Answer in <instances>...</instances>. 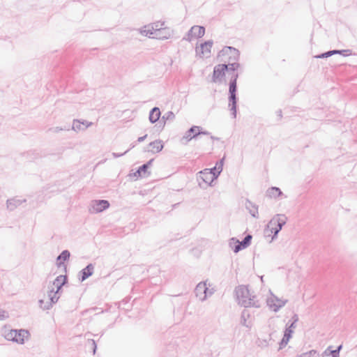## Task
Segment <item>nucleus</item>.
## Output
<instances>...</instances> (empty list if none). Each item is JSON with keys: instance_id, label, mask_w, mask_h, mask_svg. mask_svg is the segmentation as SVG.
I'll use <instances>...</instances> for the list:
<instances>
[{"instance_id": "obj_1", "label": "nucleus", "mask_w": 357, "mask_h": 357, "mask_svg": "<svg viewBox=\"0 0 357 357\" xmlns=\"http://www.w3.org/2000/svg\"><path fill=\"white\" fill-rule=\"evenodd\" d=\"M222 161L216 163L213 169H205L199 173V184L205 188L209 186L222 170Z\"/></svg>"}, {"instance_id": "obj_2", "label": "nucleus", "mask_w": 357, "mask_h": 357, "mask_svg": "<svg viewBox=\"0 0 357 357\" xmlns=\"http://www.w3.org/2000/svg\"><path fill=\"white\" fill-rule=\"evenodd\" d=\"M66 275H61L58 276L53 282L50 284L46 291L47 298H45L46 303L50 304L56 303L58 299V292L61 287L66 282Z\"/></svg>"}, {"instance_id": "obj_3", "label": "nucleus", "mask_w": 357, "mask_h": 357, "mask_svg": "<svg viewBox=\"0 0 357 357\" xmlns=\"http://www.w3.org/2000/svg\"><path fill=\"white\" fill-rule=\"evenodd\" d=\"M239 67L237 63L227 64L216 65L214 68L211 76V81L213 83H219L224 80L226 73L229 70L235 71Z\"/></svg>"}, {"instance_id": "obj_4", "label": "nucleus", "mask_w": 357, "mask_h": 357, "mask_svg": "<svg viewBox=\"0 0 357 357\" xmlns=\"http://www.w3.org/2000/svg\"><path fill=\"white\" fill-rule=\"evenodd\" d=\"M236 296L238 303L244 307H250L253 305L255 295L248 287L241 285L236 289Z\"/></svg>"}, {"instance_id": "obj_5", "label": "nucleus", "mask_w": 357, "mask_h": 357, "mask_svg": "<svg viewBox=\"0 0 357 357\" xmlns=\"http://www.w3.org/2000/svg\"><path fill=\"white\" fill-rule=\"evenodd\" d=\"M4 335L8 340L23 344L29 338V333L25 330H9L5 333Z\"/></svg>"}, {"instance_id": "obj_6", "label": "nucleus", "mask_w": 357, "mask_h": 357, "mask_svg": "<svg viewBox=\"0 0 357 357\" xmlns=\"http://www.w3.org/2000/svg\"><path fill=\"white\" fill-rule=\"evenodd\" d=\"M213 42L211 40L201 43L196 47V54L200 58H208L210 56L213 47Z\"/></svg>"}, {"instance_id": "obj_7", "label": "nucleus", "mask_w": 357, "mask_h": 357, "mask_svg": "<svg viewBox=\"0 0 357 357\" xmlns=\"http://www.w3.org/2000/svg\"><path fill=\"white\" fill-rule=\"evenodd\" d=\"M251 239V235H248L241 242L235 238H231L230 244L234 252H238L241 250L247 248L250 244Z\"/></svg>"}, {"instance_id": "obj_8", "label": "nucleus", "mask_w": 357, "mask_h": 357, "mask_svg": "<svg viewBox=\"0 0 357 357\" xmlns=\"http://www.w3.org/2000/svg\"><path fill=\"white\" fill-rule=\"evenodd\" d=\"M205 34V29L202 26H193L188 33V40H192L202 38Z\"/></svg>"}, {"instance_id": "obj_9", "label": "nucleus", "mask_w": 357, "mask_h": 357, "mask_svg": "<svg viewBox=\"0 0 357 357\" xmlns=\"http://www.w3.org/2000/svg\"><path fill=\"white\" fill-rule=\"evenodd\" d=\"M283 224H284V220L281 219L280 217H276L269 222L268 228L276 235L282 229Z\"/></svg>"}, {"instance_id": "obj_10", "label": "nucleus", "mask_w": 357, "mask_h": 357, "mask_svg": "<svg viewBox=\"0 0 357 357\" xmlns=\"http://www.w3.org/2000/svg\"><path fill=\"white\" fill-rule=\"evenodd\" d=\"M238 74L234 73L232 79L229 83V93H230V99L232 101V107L234 109L236 108V84H237Z\"/></svg>"}, {"instance_id": "obj_11", "label": "nucleus", "mask_w": 357, "mask_h": 357, "mask_svg": "<svg viewBox=\"0 0 357 357\" xmlns=\"http://www.w3.org/2000/svg\"><path fill=\"white\" fill-rule=\"evenodd\" d=\"M285 304V301L278 299L275 297L270 298L268 300V305L271 310L274 312H277L281 307H282Z\"/></svg>"}, {"instance_id": "obj_12", "label": "nucleus", "mask_w": 357, "mask_h": 357, "mask_svg": "<svg viewBox=\"0 0 357 357\" xmlns=\"http://www.w3.org/2000/svg\"><path fill=\"white\" fill-rule=\"evenodd\" d=\"M295 328V323H292L289 327L286 329L284 331V337L280 343V348L285 347L287 344L288 342L292 336V334L294 333Z\"/></svg>"}, {"instance_id": "obj_13", "label": "nucleus", "mask_w": 357, "mask_h": 357, "mask_svg": "<svg viewBox=\"0 0 357 357\" xmlns=\"http://www.w3.org/2000/svg\"><path fill=\"white\" fill-rule=\"evenodd\" d=\"M109 206V204L106 200H98L95 201L93 203V211L98 213L101 212L103 210L107 208Z\"/></svg>"}, {"instance_id": "obj_14", "label": "nucleus", "mask_w": 357, "mask_h": 357, "mask_svg": "<svg viewBox=\"0 0 357 357\" xmlns=\"http://www.w3.org/2000/svg\"><path fill=\"white\" fill-rule=\"evenodd\" d=\"M200 133L201 128L199 126H193L188 131L186 135L184 136V139L186 141H189Z\"/></svg>"}, {"instance_id": "obj_15", "label": "nucleus", "mask_w": 357, "mask_h": 357, "mask_svg": "<svg viewBox=\"0 0 357 357\" xmlns=\"http://www.w3.org/2000/svg\"><path fill=\"white\" fill-rule=\"evenodd\" d=\"M229 55H233L235 57L238 56V52L234 48L227 47L220 52L218 56H227Z\"/></svg>"}, {"instance_id": "obj_16", "label": "nucleus", "mask_w": 357, "mask_h": 357, "mask_svg": "<svg viewBox=\"0 0 357 357\" xmlns=\"http://www.w3.org/2000/svg\"><path fill=\"white\" fill-rule=\"evenodd\" d=\"M160 116V111L159 108L154 107L150 112L149 120L151 123L156 122Z\"/></svg>"}, {"instance_id": "obj_17", "label": "nucleus", "mask_w": 357, "mask_h": 357, "mask_svg": "<svg viewBox=\"0 0 357 357\" xmlns=\"http://www.w3.org/2000/svg\"><path fill=\"white\" fill-rule=\"evenodd\" d=\"M149 146L151 151L157 153L162 150L163 145L160 141H155L151 143Z\"/></svg>"}, {"instance_id": "obj_18", "label": "nucleus", "mask_w": 357, "mask_h": 357, "mask_svg": "<svg viewBox=\"0 0 357 357\" xmlns=\"http://www.w3.org/2000/svg\"><path fill=\"white\" fill-rule=\"evenodd\" d=\"M93 272V267L92 265L87 266L85 268H84L82 271V280H84L91 276Z\"/></svg>"}, {"instance_id": "obj_19", "label": "nucleus", "mask_w": 357, "mask_h": 357, "mask_svg": "<svg viewBox=\"0 0 357 357\" xmlns=\"http://www.w3.org/2000/svg\"><path fill=\"white\" fill-rule=\"evenodd\" d=\"M70 257V252L68 250H64L61 252V254L58 257V265L60 266L63 264L66 261H67Z\"/></svg>"}, {"instance_id": "obj_20", "label": "nucleus", "mask_w": 357, "mask_h": 357, "mask_svg": "<svg viewBox=\"0 0 357 357\" xmlns=\"http://www.w3.org/2000/svg\"><path fill=\"white\" fill-rule=\"evenodd\" d=\"M342 346H339L337 349L336 350H330V348H328L326 351V355H332V357H339V351L341 349Z\"/></svg>"}, {"instance_id": "obj_21", "label": "nucleus", "mask_w": 357, "mask_h": 357, "mask_svg": "<svg viewBox=\"0 0 357 357\" xmlns=\"http://www.w3.org/2000/svg\"><path fill=\"white\" fill-rule=\"evenodd\" d=\"M281 193H282L281 191L278 188H272L269 190V194H270L271 197H275L280 196L281 195Z\"/></svg>"}, {"instance_id": "obj_22", "label": "nucleus", "mask_w": 357, "mask_h": 357, "mask_svg": "<svg viewBox=\"0 0 357 357\" xmlns=\"http://www.w3.org/2000/svg\"><path fill=\"white\" fill-rule=\"evenodd\" d=\"M149 164L143 165L139 169L137 170V173L139 176L144 175L148 169Z\"/></svg>"}, {"instance_id": "obj_23", "label": "nucleus", "mask_w": 357, "mask_h": 357, "mask_svg": "<svg viewBox=\"0 0 357 357\" xmlns=\"http://www.w3.org/2000/svg\"><path fill=\"white\" fill-rule=\"evenodd\" d=\"M298 357H317V352L314 350L302 354Z\"/></svg>"}, {"instance_id": "obj_24", "label": "nucleus", "mask_w": 357, "mask_h": 357, "mask_svg": "<svg viewBox=\"0 0 357 357\" xmlns=\"http://www.w3.org/2000/svg\"><path fill=\"white\" fill-rule=\"evenodd\" d=\"M337 52H338V51H331V52H326V53H325V54H322L320 57H324V56L327 57V56H331V55H332V54H335V53H337Z\"/></svg>"}, {"instance_id": "obj_25", "label": "nucleus", "mask_w": 357, "mask_h": 357, "mask_svg": "<svg viewBox=\"0 0 357 357\" xmlns=\"http://www.w3.org/2000/svg\"><path fill=\"white\" fill-rule=\"evenodd\" d=\"M146 137V135H144V137H139L138 138V142H140L143 141Z\"/></svg>"}, {"instance_id": "obj_26", "label": "nucleus", "mask_w": 357, "mask_h": 357, "mask_svg": "<svg viewBox=\"0 0 357 357\" xmlns=\"http://www.w3.org/2000/svg\"><path fill=\"white\" fill-rule=\"evenodd\" d=\"M204 287V286H202L201 284H199L197 287V289H202Z\"/></svg>"}, {"instance_id": "obj_27", "label": "nucleus", "mask_w": 357, "mask_h": 357, "mask_svg": "<svg viewBox=\"0 0 357 357\" xmlns=\"http://www.w3.org/2000/svg\"><path fill=\"white\" fill-rule=\"evenodd\" d=\"M79 123V121H75L74 123H73V126H77V123Z\"/></svg>"}]
</instances>
